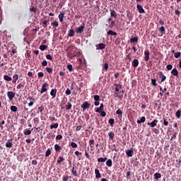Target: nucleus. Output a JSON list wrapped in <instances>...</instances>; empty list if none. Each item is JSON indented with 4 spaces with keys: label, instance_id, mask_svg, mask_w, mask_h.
<instances>
[{
    "label": "nucleus",
    "instance_id": "obj_36",
    "mask_svg": "<svg viewBox=\"0 0 181 181\" xmlns=\"http://www.w3.org/2000/svg\"><path fill=\"white\" fill-rule=\"evenodd\" d=\"M103 69L105 70V71H108V63L103 64Z\"/></svg>",
    "mask_w": 181,
    "mask_h": 181
},
{
    "label": "nucleus",
    "instance_id": "obj_35",
    "mask_svg": "<svg viewBox=\"0 0 181 181\" xmlns=\"http://www.w3.org/2000/svg\"><path fill=\"white\" fill-rule=\"evenodd\" d=\"M53 128H54L55 129L59 128V124L58 123H55L54 124H51L50 125V129H53Z\"/></svg>",
    "mask_w": 181,
    "mask_h": 181
},
{
    "label": "nucleus",
    "instance_id": "obj_33",
    "mask_svg": "<svg viewBox=\"0 0 181 181\" xmlns=\"http://www.w3.org/2000/svg\"><path fill=\"white\" fill-rule=\"evenodd\" d=\"M106 160H107L106 157H105V158L100 157V158H98V162H99V163H104Z\"/></svg>",
    "mask_w": 181,
    "mask_h": 181
},
{
    "label": "nucleus",
    "instance_id": "obj_40",
    "mask_svg": "<svg viewBox=\"0 0 181 181\" xmlns=\"http://www.w3.org/2000/svg\"><path fill=\"white\" fill-rule=\"evenodd\" d=\"M151 84L154 87H156V86H158V83H156V78L151 79Z\"/></svg>",
    "mask_w": 181,
    "mask_h": 181
},
{
    "label": "nucleus",
    "instance_id": "obj_50",
    "mask_svg": "<svg viewBox=\"0 0 181 181\" xmlns=\"http://www.w3.org/2000/svg\"><path fill=\"white\" fill-rule=\"evenodd\" d=\"M159 32H160L161 33H165V27L164 26H161L159 29H158Z\"/></svg>",
    "mask_w": 181,
    "mask_h": 181
},
{
    "label": "nucleus",
    "instance_id": "obj_1",
    "mask_svg": "<svg viewBox=\"0 0 181 181\" xmlns=\"http://www.w3.org/2000/svg\"><path fill=\"white\" fill-rule=\"evenodd\" d=\"M47 87H49V83H44L40 90V94L47 92Z\"/></svg>",
    "mask_w": 181,
    "mask_h": 181
},
{
    "label": "nucleus",
    "instance_id": "obj_13",
    "mask_svg": "<svg viewBox=\"0 0 181 181\" xmlns=\"http://www.w3.org/2000/svg\"><path fill=\"white\" fill-rule=\"evenodd\" d=\"M13 139L8 140L6 143V148H12L13 146V143H12Z\"/></svg>",
    "mask_w": 181,
    "mask_h": 181
},
{
    "label": "nucleus",
    "instance_id": "obj_49",
    "mask_svg": "<svg viewBox=\"0 0 181 181\" xmlns=\"http://www.w3.org/2000/svg\"><path fill=\"white\" fill-rule=\"evenodd\" d=\"M66 69L69 70V71H73V65L71 64L67 65Z\"/></svg>",
    "mask_w": 181,
    "mask_h": 181
},
{
    "label": "nucleus",
    "instance_id": "obj_6",
    "mask_svg": "<svg viewBox=\"0 0 181 181\" xmlns=\"http://www.w3.org/2000/svg\"><path fill=\"white\" fill-rule=\"evenodd\" d=\"M105 49V44L100 43L98 45H96V50H104Z\"/></svg>",
    "mask_w": 181,
    "mask_h": 181
},
{
    "label": "nucleus",
    "instance_id": "obj_29",
    "mask_svg": "<svg viewBox=\"0 0 181 181\" xmlns=\"http://www.w3.org/2000/svg\"><path fill=\"white\" fill-rule=\"evenodd\" d=\"M4 78L5 81H12V77L8 76V75H4Z\"/></svg>",
    "mask_w": 181,
    "mask_h": 181
},
{
    "label": "nucleus",
    "instance_id": "obj_10",
    "mask_svg": "<svg viewBox=\"0 0 181 181\" xmlns=\"http://www.w3.org/2000/svg\"><path fill=\"white\" fill-rule=\"evenodd\" d=\"M126 155L129 156V158H132V156H134V150L132 148L127 150Z\"/></svg>",
    "mask_w": 181,
    "mask_h": 181
},
{
    "label": "nucleus",
    "instance_id": "obj_63",
    "mask_svg": "<svg viewBox=\"0 0 181 181\" xmlns=\"http://www.w3.org/2000/svg\"><path fill=\"white\" fill-rule=\"evenodd\" d=\"M58 18H64V13H60L58 16Z\"/></svg>",
    "mask_w": 181,
    "mask_h": 181
},
{
    "label": "nucleus",
    "instance_id": "obj_18",
    "mask_svg": "<svg viewBox=\"0 0 181 181\" xmlns=\"http://www.w3.org/2000/svg\"><path fill=\"white\" fill-rule=\"evenodd\" d=\"M54 148L56 152H59V153L62 152V146H59V144H55Z\"/></svg>",
    "mask_w": 181,
    "mask_h": 181
},
{
    "label": "nucleus",
    "instance_id": "obj_32",
    "mask_svg": "<svg viewBox=\"0 0 181 181\" xmlns=\"http://www.w3.org/2000/svg\"><path fill=\"white\" fill-rule=\"evenodd\" d=\"M10 109L13 112H16L18 111V107L14 105L11 106Z\"/></svg>",
    "mask_w": 181,
    "mask_h": 181
},
{
    "label": "nucleus",
    "instance_id": "obj_60",
    "mask_svg": "<svg viewBox=\"0 0 181 181\" xmlns=\"http://www.w3.org/2000/svg\"><path fill=\"white\" fill-rule=\"evenodd\" d=\"M63 181H67L69 180V175L63 176L62 177Z\"/></svg>",
    "mask_w": 181,
    "mask_h": 181
},
{
    "label": "nucleus",
    "instance_id": "obj_22",
    "mask_svg": "<svg viewBox=\"0 0 181 181\" xmlns=\"http://www.w3.org/2000/svg\"><path fill=\"white\" fill-rule=\"evenodd\" d=\"M32 131H33V129L31 130H29L28 129H25L23 132L24 135H30L32 134Z\"/></svg>",
    "mask_w": 181,
    "mask_h": 181
},
{
    "label": "nucleus",
    "instance_id": "obj_30",
    "mask_svg": "<svg viewBox=\"0 0 181 181\" xmlns=\"http://www.w3.org/2000/svg\"><path fill=\"white\" fill-rule=\"evenodd\" d=\"M64 158L63 156H60L57 159V163L59 165H62V162H64Z\"/></svg>",
    "mask_w": 181,
    "mask_h": 181
},
{
    "label": "nucleus",
    "instance_id": "obj_24",
    "mask_svg": "<svg viewBox=\"0 0 181 181\" xmlns=\"http://www.w3.org/2000/svg\"><path fill=\"white\" fill-rule=\"evenodd\" d=\"M71 107H73V105H71V103L69 102L67 104L65 105V108L67 110H71Z\"/></svg>",
    "mask_w": 181,
    "mask_h": 181
},
{
    "label": "nucleus",
    "instance_id": "obj_27",
    "mask_svg": "<svg viewBox=\"0 0 181 181\" xmlns=\"http://www.w3.org/2000/svg\"><path fill=\"white\" fill-rule=\"evenodd\" d=\"M146 121V118L144 116L140 119L137 120V124H142L143 122H145Z\"/></svg>",
    "mask_w": 181,
    "mask_h": 181
},
{
    "label": "nucleus",
    "instance_id": "obj_20",
    "mask_svg": "<svg viewBox=\"0 0 181 181\" xmlns=\"http://www.w3.org/2000/svg\"><path fill=\"white\" fill-rule=\"evenodd\" d=\"M104 111V104L101 103L100 107L96 109V112H102Z\"/></svg>",
    "mask_w": 181,
    "mask_h": 181
},
{
    "label": "nucleus",
    "instance_id": "obj_55",
    "mask_svg": "<svg viewBox=\"0 0 181 181\" xmlns=\"http://www.w3.org/2000/svg\"><path fill=\"white\" fill-rule=\"evenodd\" d=\"M43 76H45V74H43V72H38L37 76L39 78L43 77Z\"/></svg>",
    "mask_w": 181,
    "mask_h": 181
},
{
    "label": "nucleus",
    "instance_id": "obj_16",
    "mask_svg": "<svg viewBox=\"0 0 181 181\" xmlns=\"http://www.w3.org/2000/svg\"><path fill=\"white\" fill-rule=\"evenodd\" d=\"M95 141L94 139L90 140L89 141V146L90 148H91L90 151H94V144H95Z\"/></svg>",
    "mask_w": 181,
    "mask_h": 181
},
{
    "label": "nucleus",
    "instance_id": "obj_64",
    "mask_svg": "<svg viewBox=\"0 0 181 181\" xmlns=\"http://www.w3.org/2000/svg\"><path fill=\"white\" fill-rule=\"evenodd\" d=\"M100 115L101 117H105V115H107V113H105V112L104 110H102V112H100Z\"/></svg>",
    "mask_w": 181,
    "mask_h": 181
},
{
    "label": "nucleus",
    "instance_id": "obj_21",
    "mask_svg": "<svg viewBox=\"0 0 181 181\" xmlns=\"http://www.w3.org/2000/svg\"><path fill=\"white\" fill-rule=\"evenodd\" d=\"M110 16L112 18H117V12H115V10L114 9H110Z\"/></svg>",
    "mask_w": 181,
    "mask_h": 181
},
{
    "label": "nucleus",
    "instance_id": "obj_26",
    "mask_svg": "<svg viewBox=\"0 0 181 181\" xmlns=\"http://www.w3.org/2000/svg\"><path fill=\"white\" fill-rule=\"evenodd\" d=\"M107 35H111V36H117V32L115 31H112L111 30H110L109 31H107Z\"/></svg>",
    "mask_w": 181,
    "mask_h": 181
},
{
    "label": "nucleus",
    "instance_id": "obj_17",
    "mask_svg": "<svg viewBox=\"0 0 181 181\" xmlns=\"http://www.w3.org/2000/svg\"><path fill=\"white\" fill-rule=\"evenodd\" d=\"M95 178L96 179H100V177H101V173H100V170L99 169H95Z\"/></svg>",
    "mask_w": 181,
    "mask_h": 181
},
{
    "label": "nucleus",
    "instance_id": "obj_9",
    "mask_svg": "<svg viewBox=\"0 0 181 181\" xmlns=\"http://www.w3.org/2000/svg\"><path fill=\"white\" fill-rule=\"evenodd\" d=\"M136 8H137V11H138L139 13H146L145 9H144L142 6H141L140 4H137Z\"/></svg>",
    "mask_w": 181,
    "mask_h": 181
},
{
    "label": "nucleus",
    "instance_id": "obj_2",
    "mask_svg": "<svg viewBox=\"0 0 181 181\" xmlns=\"http://www.w3.org/2000/svg\"><path fill=\"white\" fill-rule=\"evenodd\" d=\"M85 28H86V24L84 23L82 25L76 28V33H83V32H84Z\"/></svg>",
    "mask_w": 181,
    "mask_h": 181
},
{
    "label": "nucleus",
    "instance_id": "obj_39",
    "mask_svg": "<svg viewBox=\"0 0 181 181\" xmlns=\"http://www.w3.org/2000/svg\"><path fill=\"white\" fill-rule=\"evenodd\" d=\"M71 173L73 176H75V177L77 176V170H76V169L74 168V166L72 168Z\"/></svg>",
    "mask_w": 181,
    "mask_h": 181
},
{
    "label": "nucleus",
    "instance_id": "obj_59",
    "mask_svg": "<svg viewBox=\"0 0 181 181\" xmlns=\"http://www.w3.org/2000/svg\"><path fill=\"white\" fill-rule=\"evenodd\" d=\"M63 139V136H62V135H57V136H56V139L57 140V141H60L61 139Z\"/></svg>",
    "mask_w": 181,
    "mask_h": 181
},
{
    "label": "nucleus",
    "instance_id": "obj_34",
    "mask_svg": "<svg viewBox=\"0 0 181 181\" xmlns=\"http://www.w3.org/2000/svg\"><path fill=\"white\" fill-rule=\"evenodd\" d=\"M108 136L110 139H114V136H115V134H114L112 132H110L108 133Z\"/></svg>",
    "mask_w": 181,
    "mask_h": 181
},
{
    "label": "nucleus",
    "instance_id": "obj_47",
    "mask_svg": "<svg viewBox=\"0 0 181 181\" xmlns=\"http://www.w3.org/2000/svg\"><path fill=\"white\" fill-rule=\"evenodd\" d=\"M181 56V52H175L174 54V57H175V59H179V57Z\"/></svg>",
    "mask_w": 181,
    "mask_h": 181
},
{
    "label": "nucleus",
    "instance_id": "obj_56",
    "mask_svg": "<svg viewBox=\"0 0 181 181\" xmlns=\"http://www.w3.org/2000/svg\"><path fill=\"white\" fill-rule=\"evenodd\" d=\"M85 156L86 159H90V154H88V152H87V151L86 150H85Z\"/></svg>",
    "mask_w": 181,
    "mask_h": 181
},
{
    "label": "nucleus",
    "instance_id": "obj_46",
    "mask_svg": "<svg viewBox=\"0 0 181 181\" xmlns=\"http://www.w3.org/2000/svg\"><path fill=\"white\" fill-rule=\"evenodd\" d=\"M115 119H112V118H111V119H109V124H110V127H114V122H115Z\"/></svg>",
    "mask_w": 181,
    "mask_h": 181
},
{
    "label": "nucleus",
    "instance_id": "obj_42",
    "mask_svg": "<svg viewBox=\"0 0 181 181\" xmlns=\"http://www.w3.org/2000/svg\"><path fill=\"white\" fill-rule=\"evenodd\" d=\"M127 18L129 21H132V19L134 18L132 16V13H131V12L129 11L127 13Z\"/></svg>",
    "mask_w": 181,
    "mask_h": 181
},
{
    "label": "nucleus",
    "instance_id": "obj_53",
    "mask_svg": "<svg viewBox=\"0 0 181 181\" xmlns=\"http://www.w3.org/2000/svg\"><path fill=\"white\" fill-rule=\"evenodd\" d=\"M65 94H66V95H70V94H71V90L67 88L65 91Z\"/></svg>",
    "mask_w": 181,
    "mask_h": 181
},
{
    "label": "nucleus",
    "instance_id": "obj_12",
    "mask_svg": "<svg viewBox=\"0 0 181 181\" xmlns=\"http://www.w3.org/2000/svg\"><path fill=\"white\" fill-rule=\"evenodd\" d=\"M149 54H150L149 50H146L144 52V55H145L144 60H145V62H148V60H149Z\"/></svg>",
    "mask_w": 181,
    "mask_h": 181
},
{
    "label": "nucleus",
    "instance_id": "obj_54",
    "mask_svg": "<svg viewBox=\"0 0 181 181\" xmlns=\"http://www.w3.org/2000/svg\"><path fill=\"white\" fill-rule=\"evenodd\" d=\"M116 114H117V115H122V110L118 109V110L116 111Z\"/></svg>",
    "mask_w": 181,
    "mask_h": 181
},
{
    "label": "nucleus",
    "instance_id": "obj_43",
    "mask_svg": "<svg viewBox=\"0 0 181 181\" xmlns=\"http://www.w3.org/2000/svg\"><path fill=\"white\" fill-rule=\"evenodd\" d=\"M45 71L47 72V73H49L52 74V73H53V69L52 68H50V67H47L45 69Z\"/></svg>",
    "mask_w": 181,
    "mask_h": 181
},
{
    "label": "nucleus",
    "instance_id": "obj_58",
    "mask_svg": "<svg viewBox=\"0 0 181 181\" xmlns=\"http://www.w3.org/2000/svg\"><path fill=\"white\" fill-rule=\"evenodd\" d=\"M166 69L168 70H172V69H173V66H172V64H168L167 65Z\"/></svg>",
    "mask_w": 181,
    "mask_h": 181
},
{
    "label": "nucleus",
    "instance_id": "obj_8",
    "mask_svg": "<svg viewBox=\"0 0 181 181\" xmlns=\"http://www.w3.org/2000/svg\"><path fill=\"white\" fill-rule=\"evenodd\" d=\"M132 66L134 68L136 69L138 66H139V61L137 59H134L132 62Z\"/></svg>",
    "mask_w": 181,
    "mask_h": 181
},
{
    "label": "nucleus",
    "instance_id": "obj_7",
    "mask_svg": "<svg viewBox=\"0 0 181 181\" xmlns=\"http://www.w3.org/2000/svg\"><path fill=\"white\" fill-rule=\"evenodd\" d=\"M157 74L160 76V78H161V83H163V81L166 80V76L163 74V72L158 71Z\"/></svg>",
    "mask_w": 181,
    "mask_h": 181
},
{
    "label": "nucleus",
    "instance_id": "obj_41",
    "mask_svg": "<svg viewBox=\"0 0 181 181\" xmlns=\"http://www.w3.org/2000/svg\"><path fill=\"white\" fill-rule=\"evenodd\" d=\"M175 117L176 118H180L181 117V110H177L176 112H175Z\"/></svg>",
    "mask_w": 181,
    "mask_h": 181
},
{
    "label": "nucleus",
    "instance_id": "obj_57",
    "mask_svg": "<svg viewBox=\"0 0 181 181\" xmlns=\"http://www.w3.org/2000/svg\"><path fill=\"white\" fill-rule=\"evenodd\" d=\"M70 145H71V148H77V144H76L74 142H71Z\"/></svg>",
    "mask_w": 181,
    "mask_h": 181
},
{
    "label": "nucleus",
    "instance_id": "obj_38",
    "mask_svg": "<svg viewBox=\"0 0 181 181\" xmlns=\"http://www.w3.org/2000/svg\"><path fill=\"white\" fill-rule=\"evenodd\" d=\"M163 124L164 125V127H168V125H169V121H168V119H166V118H163Z\"/></svg>",
    "mask_w": 181,
    "mask_h": 181
},
{
    "label": "nucleus",
    "instance_id": "obj_14",
    "mask_svg": "<svg viewBox=\"0 0 181 181\" xmlns=\"http://www.w3.org/2000/svg\"><path fill=\"white\" fill-rule=\"evenodd\" d=\"M18 80H19V75L18 74H14L13 76V80H12V83L13 84H16V81H18Z\"/></svg>",
    "mask_w": 181,
    "mask_h": 181
},
{
    "label": "nucleus",
    "instance_id": "obj_3",
    "mask_svg": "<svg viewBox=\"0 0 181 181\" xmlns=\"http://www.w3.org/2000/svg\"><path fill=\"white\" fill-rule=\"evenodd\" d=\"M16 93L12 91H8L7 92V97L10 101H12L13 98H15Z\"/></svg>",
    "mask_w": 181,
    "mask_h": 181
},
{
    "label": "nucleus",
    "instance_id": "obj_5",
    "mask_svg": "<svg viewBox=\"0 0 181 181\" xmlns=\"http://www.w3.org/2000/svg\"><path fill=\"white\" fill-rule=\"evenodd\" d=\"M158 119H155L153 122L147 123L148 125L151 127V128H155L156 125H158Z\"/></svg>",
    "mask_w": 181,
    "mask_h": 181
},
{
    "label": "nucleus",
    "instance_id": "obj_37",
    "mask_svg": "<svg viewBox=\"0 0 181 181\" xmlns=\"http://www.w3.org/2000/svg\"><path fill=\"white\" fill-rule=\"evenodd\" d=\"M52 26H53V28H57V26H59V21H54L52 23H51Z\"/></svg>",
    "mask_w": 181,
    "mask_h": 181
},
{
    "label": "nucleus",
    "instance_id": "obj_28",
    "mask_svg": "<svg viewBox=\"0 0 181 181\" xmlns=\"http://www.w3.org/2000/svg\"><path fill=\"white\" fill-rule=\"evenodd\" d=\"M106 165H107L108 168H111V167L112 166V160L108 159V160L106 161Z\"/></svg>",
    "mask_w": 181,
    "mask_h": 181
},
{
    "label": "nucleus",
    "instance_id": "obj_62",
    "mask_svg": "<svg viewBox=\"0 0 181 181\" xmlns=\"http://www.w3.org/2000/svg\"><path fill=\"white\" fill-rule=\"evenodd\" d=\"M75 155H76V156L79 157L80 155H82V153L81 152H79L78 151H75Z\"/></svg>",
    "mask_w": 181,
    "mask_h": 181
},
{
    "label": "nucleus",
    "instance_id": "obj_48",
    "mask_svg": "<svg viewBox=\"0 0 181 181\" xmlns=\"http://www.w3.org/2000/svg\"><path fill=\"white\" fill-rule=\"evenodd\" d=\"M46 59L47 60H50L51 62H53V57L50 54H47L46 55Z\"/></svg>",
    "mask_w": 181,
    "mask_h": 181
},
{
    "label": "nucleus",
    "instance_id": "obj_52",
    "mask_svg": "<svg viewBox=\"0 0 181 181\" xmlns=\"http://www.w3.org/2000/svg\"><path fill=\"white\" fill-rule=\"evenodd\" d=\"M93 98H94L95 101H100V95H94Z\"/></svg>",
    "mask_w": 181,
    "mask_h": 181
},
{
    "label": "nucleus",
    "instance_id": "obj_11",
    "mask_svg": "<svg viewBox=\"0 0 181 181\" xmlns=\"http://www.w3.org/2000/svg\"><path fill=\"white\" fill-rule=\"evenodd\" d=\"M171 74H172V76H175V77H177L179 76V71H177V69L174 68L171 71Z\"/></svg>",
    "mask_w": 181,
    "mask_h": 181
},
{
    "label": "nucleus",
    "instance_id": "obj_45",
    "mask_svg": "<svg viewBox=\"0 0 181 181\" xmlns=\"http://www.w3.org/2000/svg\"><path fill=\"white\" fill-rule=\"evenodd\" d=\"M40 49L43 52L47 49V46L45 45H42L40 46Z\"/></svg>",
    "mask_w": 181,
    "mask_h": 181
},
{
    "label": "nucleus",
    "instance_id": "obj_15",
    "mask_svg": "<svg viewBox=\"0 0 181 181\" xmlns=\"http://www.w3.org/2000/svg\"><path fill=\"white\" fill-rule=\"evenodd\" d=\"M57 93V89H52L50 91V95H52V98H56V94Z\"/></svg>",
    "mask_w": 181,
    "mask_h": 181
},
{
    "label": "nucleus",
    "instance_id": "obj_44",
    "mask_svg": "<svg viewBox=\"0 0 181 181\" xmlns=\"http://www.w3.org/2000/svg\"><path fill=\"white\" fill-rule=\"evenodd\" d=\"M38 110L41 115H43V111H45V107H43V105H41L38 107Z\"/></svg>",
    "mask_w": 181,
    "mask_h": 181
},
{
    "label": "nucleus",
    "instance_id": "obj_31",
    "mask_svg": "<svg viewBox=\"0 0 181 181\" xmlns=\"http://www.w3.org/2000/svg\"><path fill=\"white\" fill-rule=\"evenodd\" d=\"M52 155V150L50 148H48L45 152V157L47 158Z\"/></svg>",
    "mask_w": 181,
    "mask_h": 181
},
{
    "label": "nucleus",
    "instance_id": "obj_25",
    "mask_svg": "<svg viewBox=\"0 0 181 181\" xmlns=\"http://www.w3.org/2000/svg\"><path fill=\"white\" fill-rule=\"evenodd\" d=\"M154 177H155L156 180H158L160 179V177H162V175H160V173H156L154 174Z\"/></svg>",
    "mask_w": 181,
    "mask_h": 181
},
{
    "label": "nucleus",
    "instance_id": "obj_61",
    "mask_svg": "<svg viewBox=\"0 0 181 181\" xmlns=\"http://www.w3.org/2000/svg\"><path fill=\"white\" fill-rule=\"evenodd\" d=\"M42 24L44 25L45 28H47V20L42 21Z\"/></svg>",
    "mask_w": 181,
    "mask_h": 181
},
{
    "label": "nucleus",
    "instance_id": "obj_51",
    "mask_svg": "<svg viewBox=\"0 0 181 181\" xmlns=\"http://www.w3.org/2000/svg\"><path fill=\"white\" fill-rule=\"evenodd\" d=\"M36 7L30 8V12H33L34 13H36Z\"/></svg>",
    "mask_w": 181,
    "mask_h": 181
},
{
    "label": "nucleus",
    "instance_id": "obj_19",
    "mask_svg": "<svg viewBox=\"0 0 181 181\" xmlns=\"http://www.w3.org/2000/svg\"><path fill=\"white\" fill-rule=\"evenodd\" d=\"M138 40H139L138 37H134L129 40V42L130 43H138Z\"/></svg>",
    "mask_w": 181,
    "mask_h": 181
},
{
    "label": "nucleus",
    "instance_id": "obj_23",
    "mask_svg": "<svg viewBox=\"0 0 181 181\" xmlns=\"http://www.w3.org/2000/svg\"><path fill=\"white\" fill-rule=\"evenodd\" d=\"M68 36H69V37H74V30L70 29L68 32Z\"/></svg>",
    "mask_w": 181,
    "mask_h": 181
},
{
    "label": "nucleus",
    "instance_id": "obj_4",
    "mask_svg": "<svg viewBox=\"0 0 181 181\" xmlns=\"http://www.w3.org/2000/svg\"><path fill=\"white\" fill-rule=\"evenodd\" d=\"M91 105H90V103H88V102L86 101L83 103V104L81 105V108H83V111H86V110H87V108H90Z\"/></svg>",
    "mask_w": 181,
    "mask_h": 181
}]
</instances>
